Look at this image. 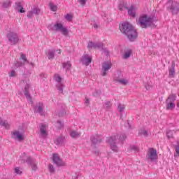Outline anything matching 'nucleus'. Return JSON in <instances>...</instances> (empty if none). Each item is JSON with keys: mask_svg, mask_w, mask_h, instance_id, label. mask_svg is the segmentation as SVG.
Instances as JSON below:
<instances>
[{"mask_svg": "<svg viewBox=\"0 0 179 179\" xmlns=\"http://www.w3.org/2000/svg\"><path fill=\"white\" fill-rule=\"evenodd\" d=\"M120 30L122 34L127 37L129 41L134 42L138 38V32L129 22H125L120 24Z\"/></svg>", "mask_w": 179, "mask_h": 179, "instance_id": "nucleus-1", "label": "nucleus"}, {"mask_svg": "<svg viewBox=\"0 0 179 179\" xmlns=\"http://www.w3.org/2000/svg\"><path fill=\"white\" fill-rule=\"evenodd\" d=\"M125 139H127V136L124 134H122L120 135L119 138L118 136H113L109 137L108 138V142L110 146V149L113 152H118V146H117V143L119 142L122 143Z\"/></svg>", "mask_w": 179, "mask_h": 179, "instance_id": "nucleus-2", "label": "nucleus"}, {"mask_svg": "<svg viewBox=\"0 0 179 179\" xmlns=\"http://www.w3.org/2000/svg\"><path fill=\"white\" fill-rule=\"evenodd\" d=\"M155 22L154 16H148L146 15H143L136 20L137 24H139L142 29H148V27H152Z\"/></svg>", "mask_w": 179, "mask_h": 179, "instance_id": "nucleus-3", "label": "nucleus"}, {"mask_svg": "<svg viewBox=\"0 0 179 179\" xmlns=\"http://www.w3.org/2000/svg\"><path fill=\"white\" fill-rule=\"evenodd\" d=\"M48 29H49V30H55V31H61L63 36H68V34H69V31H68V28H66V27H64V24L59 22H56L55 24L53 25V27L52 24H49L48 26Z\"/></svg>", "mask_w": 179, "mask_h": 179, "instance_id": "nucleus-4", "label": "nucleus"}, {"mask_svg": "<svg viewBox=\"0 0 179 179\" xmlns=\"http://www.w3.org/2000/svg\"><path fill=\"white\" fill-rule=\"evenodd\" d=\"M146 159L150 164H152V163L156 164V160H157V150H155L153 148H149Z\"/></svg>", "mask_w": 179, "mask_h": 179, "instance_id": "nucleus-5", "label": "nucleus"}, {"mask_svg": "<svg viewBox=\"0 0 179 179\" xmlns=\"http://www.w3.org/2000/svg\"><path fill=\"white\" fill-rule=\"evenodd\" d=\"M166 8L171 12L172 15H177L179 13V3L169 0L166 3Z\"/></svg>", "mask_w": 179, "mask_h": 179, "instance_id": "nucleus-6", "label": "nucleus"}, {"mask_svg": "<svg viewBox=\"0 0 179 179\" xmlns=\"http://www.w3.org/2000/svg\"><path fill=\"white\" fill-rule=\"evenodd\" d=\"M7 38L11 45H16V43H19V36L15 32H9L7 34Z\"/></svg>", "mask_w": 179, "mask_h": 179, "instance_id": "nucleus-7", "label": "nucleus"}, {"mask_svg": "<svg viewBox=\"0 0 179 179\" xmlns=\"http://www.w3.org/2000/svg\"><path fill=\"white\" fill-rule=\"evenodd\" d=\"M11 135H12L11 138L13 139H17V141L20 142L23 141V139H24L23 138V135H24V130L22 129L21 131L17 130L15 131H12Z\"/></svg>", "mask_w": 179, "mask_h": 179, "instance_id": "nucleus-8", "label": "nucleus"}, {"mask_svg": "<svg viewBox=\"0 0 179 179\" xmlns=\"http://www.w3.org/2000/svg\"><path fill=\"white\" fill-rule=\"evenodd\" d=\"M52 163L56 164L57 167H62L65 166V162L58 155V154H53L52 155Z\"/></svg>", "mask_w": 179, "mask_h": 179, "instance_id": "nucleus-9", "label": "nucleus"}, {"mask_svg": "<svg viewBox=\"0 0 179 179\" xmlns=\"http://www.w3.org/2000/svg\"><path fill=\"white\" fill-rule=\"evenodd\" d=\"M54 80H55V82L57 83V85H56L57 90H59V92H61V93H62V92H64V85H62V78H61L59 75L55 74L54 76Z\"/></svg>", "mask_w": 179, "mask_h": 179, "instance_id": "nucleus-10", "label": "nucleus"}, {"mask_svg": "<svg viewBox=\"0 0 179 179\" xmlns=\"http://www.w3.org/2000/svg\"><path fill=\"white\" fill-rule=\"evenodd\" d=\"M41 12V10H40L38 7L34 6L31 8V10L27 13V16L28 19H31V17H33V15H36V16H38Z\"/></svg>", "mask_w": 179, "mask_h": 179, "instance_id": "nucleus-11", "label": "nucleus"}, {"mask_svg": "<svg viewBox=\"0 0 179 179\" xmlns=\"http://www.w3.org/2000/svg\"><path fill=\"white\" fill-rule=\"evenodd\" d=\"M34 112L40 114L41 115H44V103L42 102H38L34 106Z\"/></svg>", "mask_w": 179, "mask_h": 179, "instance_id": "nucleus-12", "label": "nucleus"}, {"mask_svg": "<svg viewBox=\"0 0 179 179\" xmlns=\"http://www.w3.org/2000/svg\"><path fill=\"white\" fill-rule=\"evenodd\" d=\"M103 43H101V42H96V43H94V42H93V41H90L89 43H88V45H87V48L89 49V50H90V49H94V50H96V48H98L99 50H101V49H103Z\"/></svg>", "mask_w": 179, "mask_h": 179, "instance_id": "nucleus-13", "label": "nucleus"}, {"mask_svg": "<svg viewBox=\"0 0 179 179\" xmlns=\"http://www.w3.org/2000/svg\"><path fill=\"white\" fill-rule=\"evenodd\" d=\"M20 59H22L23 62H15V66H23L25 64H29V60H27V57H26V55L23 53H20Z\"/></svg>", "mask_w": 179, "mask_h": 179, "instance_id": "nucleus-14", "label": "nucleus"}, {"mask_svg": "<svg viewBox=\"0 0 179 179\" xmlns=\"http://www.w3.org/2000/svg\"><path fill=\"white\" fill-rule=\"evenodd\" d=\"M90 141L92 145H99V143H101L103 142V137L101 135H93L90 137Z\"/></svg>", "mask_w": 179, "mask_h": 179, "instance_id": "nucleus-15", "label": "nucleus"}, {"mask_svg": "<svg viewBox=\"0 0 179 179\" xmlns=\"http://www.w3.org/2000/svg\"><path fill=\"white\" fill-rule=\"evenodd\" d=\"M29 89H30V85L27 84L24 87V95L25 96L27 101H29L31 104H33V99H31L30 92H29Z\"/></svg>", "mask_w": 179, "mask_h": 179, "instance_id": "nucleus-16", "label": "nucleus"}, {"mask_svg": "<svg viewBox=\"0 0 179 179\" xmlns=\"http://www.w3.org/2000/svg\"><path fill=\"white\" fill-rule=\"evenodd\" d=\"M26 163H27L29 166H31L34 171H36V170H37V162L35 161L34 159L30 157H28L26 159Z\"/></svg>", "mask_w": 179, "mask_h": 179, "instance_id": "nucleus-17", "label": "nucleus"}, {"mask_svg": "<svg viewBox=\"0 0 179 179\" xmlns=\"http://www.w3.org/2000/svg\"><path fill=\"white\" fill-rule=\"evenodd\" d=\"M111 69V64L108 62H104L102 64V71H103L102 73V76H107V71Z\"/></svg>", "mask_w": 179, "mask_h": 179, "instance_id": "nucleus-18", "label": "nucleus"}, {"mask_svg": "<svg viewBox=\"0 0 179 179\" xmlns=\"http://www.w3.org/2000/svg\"><path fill=\"white\" fill-rule=\"evenodd\" d=\"M126 10H127L129 16H131V17H136V11L134 5H131L130 8L126 7Z\"/></svg>", "mask_w": 179, "mask_h": 179, "instance_id": "nucleus-19", "label": "nucleus"}, {"mask_svg": "<svg viewBox=\"0 0 179 179\" xmlns=\"http://www.w3.org/2000/svg\"><path fill=\"white\" fill-rule=\"evenodd\" d=\"M169 76L171 78H176V63L173 62L171 66L169 68Z\"/></svg>", "mask_w": 179, "mask_h": 179, "instance_id": "nucleus-20", "label": "nucleus"}, {"mask_svg": "<svg viewBox=\"0 0 179 179\" xmlns=\"http://www.w3.org/2000/svg\"><path fill=\"white\" fill-rule=\"evenodd\" d=\"M81 62L83 63V65H85V66H88V65H90V64L92 63V57H89L87 55H85L82 57Z\"/></svg>", "mask_w": 179, "mask_h": 179, "instance_id": "nucleus-21", "label": "nucleus"}, {"mask_svg": "<svg viewBox=\"0 0 179 179\" xmlns=\"http://www.w3.org/2000/svg\"><path fill=\"white\" fill-rule=\"evenodd\" d=\"M47 126L45 124H42L40 127V131H41V135L42 136H47L48 134L47 133Z\"/></svg>", "mask_w": 179, "mask_h": 179, "instance_id": "nucleus-22", "label": "nucleus"}, {"mask_svg": "<svg viewBox=\"0 0 179 179\" xmlns=\"http://www.w3.org/2000/svg\"><path fill=\"white\" fill-rule=\"evenodd\" d=\"M62 66H63L64 69H66V71H71L72 69V64H71L70 61L64 62L62 64Z\"/></svg>", "mask_w": 179, "mask_h": 179, "instance_id": "nucleus-23", "label": "nucleus"}, {"mask_svg": "<svg viewBox=\"0 0 179 179\" xmlns=\"http://www.w3.org/2000/svg\"><path fill=\"white\" fill-rule=\"evenodd\" d=\"M121 78H122V77H121L120 76H118V77H116L115 78V82H118L121 85H127V83H128L127 80H125V79Z\"/></svg>", "mask_w": 179, "mask_h": 179, "instance_id": "nucleus-24", "label": "nucleus"}, {"mask_svg": "<svg viewBox=\"0 0 179 179\" xmlns=\"http://www.w3.org/2000/svg\"><path fill=\"white\" fill-rule=\"evenodd\" d=\"M45 55H47L48 59H54L55 50H49L48 52L46 51Z\"/></svg>", "mask_w": 179, "mask_h": 179, "instance_id": "nucleus-25", "label": "nucleus"}, {"mask_svg": "<svg viewBox=\"0 0 179 179\" xmlns=\"http://www.w3.org/2000/svg\"><path fill=\"white\" fill-rule=\"evenodd\" d=\"M176 108V103L173 101H166V109L167 110H173V108Z\"/></svg>", "mask_w": 179, "mask_h": 179, "instance_id": "nucleus-26", "label": "nucleus"}, {"mask_svg": "<svg viewBox=\"0 0 179 179\" xmlns=\"http://www.w3.org/2000/svg\"><path fill=\"white\" fill-rule=\"evenodd\" d=\"M15 5L17 6L18 12L20 13H24L25 10L24 8H23V6H22V3L20 2H16Z\"/></svg>", "mask_w": 179, "mask_h": 179, "instance_id": "nucleus-27", "label": "nucleus"}, {"mask_svg": "<svg viewBox=\"0 0 179 179\" xmlns=\"http://www.w3.org/2000/svg\"><path fill=\"white\" fill-rule=\"evenodd\" d=\"M1 127H4V128H6V129H9V128H10V124L6 120L1 122Z\"/></svg>", "mask_w": 179, "mask_h": 179, "instance_id": "nucleus-28", "label": "nucleus"}, {"mask_svg": "<svg viewBox=\"0 0 179 179\" xmlns=\"http://www.w3.org/2000/svg\"><path fill=\"white\" fill-rule=\"evenodd\" d=\"M70 135L71 138H78V136H80V133L76 131H73L70 133Z\"/></svg>", "mask_w": 179, "mask_h": 179, "instance_id": "nucleus-29", "label": "nucleus"}, {"mask_svg": "<svg viewBox=\"0 0 179 179\" xmlns=\"http://www.w3.org/2000/svg\"><path fill=\"white\" fill-rule=\"evenodd\" d=\"M124 110H125V105L122 104V103H119L118 106H117V110L120 113H122V111H124Z\"/></svg>", "mask_w": 179, "mask_h": 179, "instance_id": "nucleus-30", "label": "nucleus"}, {"mask_svg": "<svg viewBox=\"0 0 179 179\" xmlns=\"http://www.w3.org/2000/svg\"><path fill=\"white\" fill-rule=\"evenodd\" d=\"M169 101H172L173 103H174V101H176V94H171V96H169V97L166 100L167 103H169Z\"/></svg>", "mask_w": 179, "mask_h": 179, "instance_id": "nucleus-31", "label": "nucleus"}, {"mask_svg": "<svg viewBox=\"0 0 179 179\" xmlns=\"http://www.w3.org/2000/svg\"><path fill=\"white\" fill-rule=\"evenodd\" d=\"M64 141V138H62V137H58L55 141V143L56 145H62V142Z\"/></svg>", "mask_w": 179, "mask_h": 179, "instance_id": "nucleus-32", "label": "nucleus"}, {"mask_svg": "<svg viewBox=\"0 0 179 179\" xmlns=\"http://www.w3.org/2000/svg\"><path fill=\"white\" fill-rule=\"evenodd\" d=\"M131 54H132V50H131L124 52V59H128V58H129V57H131Z\"/></svg>", "mask_w": 179, "mask_h": 179, "instance_id": "nucleus-33", "label": "nucleus"}, {"mask_svg": "<svg viewBox=\"0 0 179 179\" xmlns=\"http://www.w3.org/2000/svg\"><path fill=\"white\" fill-rule=\"evenodd\" d=\"M175 150L176 154L174 155V157H179V143H178V145L175 146Z\"/></svg>", "mask_w": 179, "mask_h": 179, "instance_id": "nucleus-34", "label": "nucleus"}, {"mask_svg": "<svg viewBox=\"0 0 179 179\" xmlns=\"http://www.w3.org/2000/svg\"><path fill=\"white\" fill-rule=\"evenodd\" d=\"M57 129H61V128H64V123L61 122V120H57V123L56 125Z\"/></svg>", "mask_w": 179, "mask_h": 179, "instance_id": "nucleus-35", "label": "nucleus"}, {"mask_svg": "<svg viewBox=\"0 0 179 179\" xmlns=\"http://www.w3.org/2000/svg\"><path fill=\"white\" fill-rule=\"evenodd\" d=\"M48 170L51 174H54L55 173V169L54 168V166L52 164H50L48 166Z\"/></svg>", "mask_w": 179, "mask_h": 179, "instance_id": "nucleus-36", "label": "nucleus"}, {"mask_svg": "<svg viewBox=\"0 0 179 179\" xmlns=\"http://www.w3.org/2000/svg\"><path fill=\"white\" fill-rule=\"evenodd\" d=\"M166 136H167L168 139H171V138H173V131L168 130L166 131Z\"/></svg>", "mask_w": 179, "mask_h": 179, "instance_id": "nucleus-37", "label": "nucleus"}, {"mask_svg": "<svg viewBox=\"0 0 179 179\" xmlns=\"http://www.w3.org/2000/svg\"><path fill=\"white\" fill-rule=\"evenodd\" d=\"M101 94V90H96L93 93V96L94 97H99V96Z\"/></svg>", "mask_w": 179, "mask_h": 179, "instance_id": "nucleus-38", "label": "nucleus"}, {"mask_svg": "<svg viewBox=\"0 0 179 179\" xmlns=\"http://www.w3.org/2000/svg\"><path fill=\"white\" fill-rule=\"evenodd\" d=\"M139 135H143V136H148V131L145 129H143L141 131H139L138 133Z\"/></svg>", "mask_w": 179, "mask_h": 179, "instance_id": "nucleus-39", "label": "nucleus"}, {"mask_svg": "<svg viewBox=\"0 0 179 179\" xmlns=\"http://www.w3.org/2000/svg\"><path fill=\"white\" fill-rule=\"evenodd\" d=\"M9 5H10V0H8L6 1H4L3 3V8H8L9 6Z\"/></svg>", "mask_w": 179, "mask_h": 179, "instance_id": "nucleus-40", "label": "nucleus"}, {"mask_svg": "<svg viewBox=\"0 0 179 179\" xmlns=\"http://www.w3.org/2000/svg\"><path fill=\"white\" fill-rule=\"evenodd\" d=\"M50 6L51 10H52L53 12H56L57 9H58V7L52 3H50Z\"/></svg>", "mask_w": 179, "mask_h": 179, "instance_id": "nucleus-41", "label": "nucleus"}, {"mask_svg": "<svg viewBox=\"0 0 179 179\" xmlns=\"http://www.w3.org/2000/svg\"><path fill=\"white\" fill-rule=\"evenodd\" d=\"M130 150H134V152H138L139 150V148L136 147V145H130L129 146Z\"/></svg>", "mask_w": 179, "mask_h": 179, "instance_id": "nucleus-42", "label": "nucleus"}, {"mask_svg": "<svg viewBox=\"0 0 179 179\" xmlns=\"http://www.w3.org/2000/svg\"><path fill=\"white\" fill-rule=\"evenodd\" d=\"M14 76H16V71H15V70H13L10 73H9V77L14 78Z\"/></svg>", "mask_w": 179, "mask_h": 179, "instance_id": "nucleus-43", "label": "nucleus"}, {"mask_svg": "<svg viewBox=\"0 0 179 179\" xmlns=\"http://www.w3.org/2000/svg\"><path fill=\"white\" fill-rule=\"evenodd\" d=\"M15 173L16 174H19V175L20 176V174H22V171H20V168L16 167V168L15 169Z\"/></svg>", "mask_w": 179, "mask_h": 179, "instance_id": "nucleus-44", "label": "nucleus"}, {"mask_svg": "<svg viewBox=\"0 0 179 179\" xmlns=\"http://www.w3.org/2000/svg\"><path fill=\"white\" fill-rule=\"evenodd\" d=\"M78 2L80 3L82 6H85V5H86L87 0H78Z\"/></svg>", "mask_w": 179, "mask_h": 179, "instance_id": "nucleus-45", "label": "nucleus"}, {"mask_svg": "<svg viewBox=\"0 0 179 179\" xmlns=\"http://www.w3.org/2000/svg\"><path fill=\"white\" fill-rule=\"evenodd\" d=\"M105 104H106V107L107 109L111 108L112 104H111V102H110V101H106V102L105 103Z\"/></svg>", "mask_w": 179, "mask_h": 179, "instance_id": "nucleus-46", "label": "nucleus"}, {"mask_svg": "<svg viewBox=\"0 0 179 179\" xmlns=\"http://www.w3.org/2000/svg\"><path fill=\"white\" fill-rule=\"evenodd\" d=\"M65 19L66 20H68L69 22H71V20L72 19V15H71L70 14H67L65 15Z\"/></svg>", "mask_w": 179, "mask_h": 179, "instance_id": "nucleus-47", "label": "nucleus"}, {"mask_svg": "<svg viewBox=\"0 0 179 179\" xmlns=\"http://www.w3.org/2000/svg\"><path fill=\"white\" fill-rule=\"evenodd\" d=\"M146 90H150L152 89V85H149V84H145L144 85Z\"/></svg>", "mask_w": 179, "mask_h": 179, "instance_id": "nucleus-48", "label": "nucleus"}, {"mask_svg": "<svg viewBox=\"0 0 179 179\" xmlns=\"http://www.w3.org/2000/svg\"><path fill=\"white\" fill-rule=\"evenodd\" d=\"M40 76H41V79H43V80L47 79V74H45L44 73H41Z\"/></svg>", "mask_w": 179, "mask_h": 179, "instance_id": "nucleus-49", "label": "nucleus"}, {"mask_svg": "<svg viewBox=\"0 0 179 179\" xmlns=\"http://www.w3.org/2000/svg\"><path fill=\"white\" fill-rule=\"evenodd\" d=\"M65 114H66V112H65V110H62L61 112H59V117H64V115H65Z\"/></svg>", "mask_w": 179, "mask_h": 179, "instance_id": "nucleus-50", "label": "nucleus"}, {"mask_svg": "<svg viewBox=\"0 0 179 179\" xmlns=\"http://www.w3.org/2000/svg\"><path fill=\"white\" fill-rule=\"evenodd\" d=\"M123 9H124V7H123L122 4H120L119 6V10H123Z\"/></svg>", "mask_w": 179, "mask_h": 179, "instance_id": "nucleus-51", "label": "nucleus"}, {"mask_svg": "<svg viewBox=\"0 0 179 179\" xmlns=\"http://www.w3.org/2000/svg\"><path fill=\"white\" fill-rule=\"evenodd\" d=\"M122 5L123 6V8H124V9H127V8H128V6H127V4H125V3H123Z\"/></svg>", "mask_w": 179, "mask_h": 179, "instance_id": "nucleus-52", "label": "nucleus"}, {"mask_svg": "<svg viewBox=\"0 0 179 179\" xmlns=\"http://www.w3.org/2000/svg\"><path fill=\"white\" fill-rule=\"evenodd\" d=\"M90 103L89 99H87L85 101V104L88 105Z\"/></svg>", "mask_w": 179, "mask_h": 179, "instance_id": "nucleus-53", "label": "nucleus"}, {"mask_svg": "<svg viewBox=\"0 0 179 179\" xmlns=\"http://www.w3.org/2000/svg\"><path fill=\"white\" fill-rule=\"evenodd\" d=\"M94 29H97V27H99V25H97V24H94Z\"/></svg>", "mask_w": 179, "mask_h": 179, "instance_id": "nucleus-54", "label": "nucleus"}, {"mask_svg": "<svg viewBox=\"0 0 179 179\" xmlns=\"http://www.w3.org/2000/svg\"><path fill=\"white\" fill-rule=\"evenodd\" d=\"M2 122H3V121H2V119L0 118V125L2 124Z\"/></svg>", "mask_w": 179, "mask_h": 179, "instance_id": "nucleus-55", "label": "nucleus"}, {"mask_svg": "<svg viewBox=\"0 0 179 179\" xmlns=\"http://www.w3.org/2000/svg\"><path fill=\"white\" fill-rule=\"evenodd\" d=\"M30 65H31V66H33L34 65V64L33 62H31V63H30Z\"/></svg>", "mask_w": 179, "mask_h": 179, "instance_id": "nucleus-56", "label": "nucleus"}, {"mask_svg": "<svg viewBox=\"0 0 179 179\" xmlns=\"http://www.w3.org/2000/svg\"><path fill=\"white\" fill-rule=\"evenodd\" d=\"M58 51V54H61V50H57Z\"/></svg>", "mask_w": 179, "mask_h": 179, "instance_id": "nucleus-57", "label": "nucleus"}, {"mask_svg": "<svg viewBox=\"0 0 179 179\" xmlns=\"http://www.w3.org/2000/svg\"><path fill=\"white\" fill-rule=\"evenodd\" d=\"M128 125H129V128L131 129V124H129V123H128Z\"/></svg>", "mask_w": 179, "mask_h": 179, "instance_id": "nucleus-58", "label": "nucleus"}, {"mask_svg": "<svg viewBox=\"0 0 179 179\" xmlns=\"http://www.w3.org/2000/svg\"><path fill=\"white\" fill-rule=\"evenodd\" d=\"M96 155H99V152L95 151Z\"/></svg>", "mask_w": 179, "mask_h": 179, "instance_id": "nucleus-59", "label": "nucleus"}]
</instances>
